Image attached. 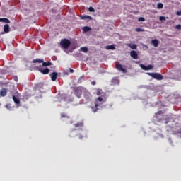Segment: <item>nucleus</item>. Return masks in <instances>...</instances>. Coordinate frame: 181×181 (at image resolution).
<instances>
[{
	"instance_id": "obj_25",
	"label": "nucleus",
	"mask_w": 181,
	"mask_h": 181,
	"mask_svg": "<svg viewBox=\"0 0 181 181\" xmlns=\"http://www.w3.org/2000/svg\"><path fill=\"white\" fill-rule=\"evenodd\" d=\"M145 30L142 29V28H136V32H144Z\"/></svg>"
},
{
	"instance_id": "obj_27",
	"label": "nucleus",
	"mask_w": 181,
	"mask_h": 181,
	"mask_svg": "<svg viewBox=\"0 0 181 181\" xmlns=\"http://www.w3.org/2000/svg\"><path fill=\"white\" fill-rule=\"evenodd\" d=\"M159 19L160 21H166V18H165V16H160Z\"/></svg>"
},
{
	"instance_id": "obj_20",
	"label": "nucleus",
	"mask_w": 181,
	"mask_h": 181,
	"mask_svg": "<svg viewBox=\"0 0 181 181\" xmlns=\"http://www.w3.org/2000/svg\"><path fill=\"white\" fill-rule=\"evenodd\" d=\"M81 50L84 53H87V52H88V48H87L86 47H83L81 48Z\"/></svg>"
},
{
	"instance_id": "obj_17",
	"label": "nucleus",
	"mask_w": 181,
	"mask_h": 181,
	"mask_svg": "<svg viewBox=\"0 0 181 181\" xmlns=\"http://www.w3.org/2000/svg\"><path fill=\"white\" fill-rule=\"evenodd\" d=\"M13 100L16 104H19V98H16L15 95H13Z\"/></svg>"
},
{
	"instance_id": "obj_18",
	"label": "nucleus",
	"mask_w": 181,
	"mask_h": 181,
	"mask_svg": "<svg viewBox=\"0 0 181 181\" xmlns=\"http://www.w3.org/2000/svg\"><path fill=\"white\" fill-rule=\"evenodd\" d=\"M127 46L130 47V49H136V45L135 44H128Z\"/></svg>"
},
{
	"instance_id": "obj_2",
	"label": "nucleus",
	"mask_w": 181,
	"mask_h": 181,
	"mask_svg": "<svg viewBox=\"0 0 181 181\" xmlns=\"http://www.w3.org/2000/svg\"><path fill=\"white\" fill-rule=\"evenodd\" d=\"M33 63H42V66L44 67H47V66H52V62H44L43 59H33Z\"/></svg>"
},
{
	"instance_id": "obj_34",
	"label": "nucleus",
	"mask_w": 181,
	"mask_h": 181,
	"mask_svg": "<svg viewBox=\"0 0 181 181\" xmlns=\"http://www.w3.org/2000/svg\"><path fill=\"white\" fill-rule=\"evenodd\" d=\"M70 71H71V73L74 72L73 69H70Z\"/></svg>"
},
{
	"instance_id": "obj_29",
	"label": "nucleus",
	"mask_w": 181,
	"mask_h": 181,
	"mask_svg": "<svg viewBox=\"0 0 181 181\" xmlns=\"http://www.w3.org/2000/svg\"><path fill=\"white\" fill-rule=\"evenodd\" d=\"M176 15H177L178 16H181V11H177Z\"/></svg>"
},
{
	"instance_id": "obj_6",
	"label": "nucleus",
	"mask_w": 181,
	"mask_h": 181,
	"mask_svg": "<svg viewBox=\"0 0 181 181\" xmlns=\"http://www.w3.org/2000/svg\"><path fill=\"white\" fill-rule=\"evenodd\" d=\"M35 70H39L40 72L42 73V74H49V73L50 72V69L47 68L43 69L39 66H36Z\"/></svg>"
},
{
	"instance_id": "obj_8",
	"label": "nucleus",
	"mask_w": 181,
	"mask_h": 181,
	"mask_svg": "<svg viewBox=\"0 0 181 181\" xmlns=\"http://www.w3.org/2000/svg\"><path fill=\"white\" fill-rule=\"evenodd\" d=\"M50 77H51V80H52V81H56V80H57V72H52V74H50Z\"/></svg>"
},
{
	"instance_id": "obj_28",
	"label": "nucleus",
	"mask_w": 181,
	"mask_h": 181,
	"mask_svg": "<svg viewBox=\"0 0 181 181\" xmlns=\"http://www.w3.org/2000/svg\"><path fill=\"white\" fill-rule=\"evenodd\" d=\"M175 29H178L179 30H180L181 29V25H177L175 26Z\"/></svg>"
},
{
	"instance_id": "obj_11",
	"label": "nucleus",
	"mask_w": 181,
	"mask_h": 181,
	"mask_svg": "<svg viewBox=\"0 0 181 181\" xmlns=\"http://www.w3.org/2000/svg\"><path fill=\"white\" fill-rule=\"evenodd\" d=\"M140 67H141V69L143 70H152V65H148V66H145L144 64H140Z\"/></svg>"
},
{
	"instance_id": "obj_7",
	"label": "nucleus",
	"mask_w": 181,
	"mask_h": 181,
	"mask_svg": "<svg viewBox=\"0 0 181 181\" xmlns=\"http://www.w3.org/2000/svg\"><path fill=\"white\" fill-rule=\"evenodd\" d=\"M116 69L119 70V71H122V73H127V69L122 68V65L117 64H116Z\"/></svg>"
},
{
	"instance_id": "obj_24",
	"label": "nucleus",
	"mask_w": 181,
	"mask_h": 181,
	"mask_svg": "<svg viewBox=\"0 0 181 181\" xmlns=\"http://www.w3.org/2000/svg\"><path fill=\"white\" fill-rule=\"evenodd\" d=\"M138 21L139 22H145V18H144V17H140Z\"/></svg>"
},
{
	"instance_id": "obj_4",
	"label": "nucleus",
	"mask_w": 181,
	"mask_h": 181,
	"mask_svg": "<svg viewBox=\"0 0 181 181\" xmlns=\"http://www.w3.org/2000/svg\"><path fill=\"white\" fill-rule=\"evenodd\" d=\"M84 91H86V89L83 88H76L75 90V94L78 98H80V97H81V94H83Z\"/></svg>"
},
{
	"instance_id": "obj_31",
	"label": "nucleus",
	"mask_w": 181,
	"mask_h": 181,
	"mask_svg": "<svg viewBox=\"0 0 181 181\" xmlns=\"http://www.w3.org/2000/svg\"><path fill=\"white\" fill-rule=\"evenodd\" d=\"M92 110H93V112H97V110H95V107H92Z\"/></svg>"
},
{
	"instance_id": "obj_5",
	"label": "nucleus",
	"mask_w": 181,
	"mask_h": 181,
	"mask_svg": "<svg viewBox=\"0 0 181 181\" xmlns=\"http://www.w3.org/2000/svg\"><path fill=\"white\" fill-rule=\"evenodd\" d=\"M148 76H151L153 78H156V80H162L163 78L160 74L158 73H148Z\"/></svg>"
},
{
	"instance_id": "obj_12",
	"label": "nucleus",
	"mask_w": 181,
	"mask_h": 181,
	"mask_svg": "<svg viewBox=\"0 0 181 181\" xmlns=\"http://www.w3.org/2000/svg\"><path fill=\"white\" fill-rule=\"evenodd\" d=\"M9 31H10L9 25L6 24L4 26V32H5V33H9Z\"/></svg>"
},
{
	"instance_id": "obj_16",
	"label": "nucleus",
	"mask_w": 181,
	"mask_h": 181,
	"mask_svg": "<svg viewBox=\"0 0 181 181\" xmlns=\"http://www.w3.org/2000/svg\"><path fill=\"white\" fill-rule=\"evenodd\" d=\"M106 49L107 50H115V47L114 45H107L106 47Z\"/></svg>"
},
{
	"instance_id": "obj_36",
	"label": "nucleus",
	"mask_w": 181,
	"mask_h": 181,
	"mask_svg": "<svg viewBox=\"0 0 181 181\" xmlns=\"http://www.w3.org/2000/svg\"><path fill=\"white\" fill-rule=\"evenodd\" d=\"M80 139H81V136H80Z\"/></svg>"
},
{
	"instance_id": "obj_9",
	"label": "nucleus",
	"mask_w": 181,
	"mask_h": 181,
	"mask_svg": "<svg viewBox=\"0 0 181 181\" xmlns=\"http://www.w3.org/2000/svg\"><path fill=\"white\" fill-rule=\"evenodd\" d=\"M130 56L131 57H132V59H134L135 60L138 59V53H136V52H135L134 50L131 51Z\"/></svg>"
},
{
	"instance_id": "obj_15",
	"label": "nucleus",
	"mask_w": 181,
	"mask_h": 181,
	"mask_svg": "<svg viewBox=\"0 0 181 181\" xmlns=\"http://www.w3.org/2000/svg\"><path fill=\"white\" fill-rule=\"evenodd\" d=\"M81 19H90V21L93 20V18L90 16H82Z\"/></svg>"
},
{
	"instance_id": "obj_32",
	"label": "nucleus",
	"mask_w": 181,
	"mask_h": 181,
	"mask_svg": "<svg viewBox=\"0 0 181 181\" xmlns=\"http://www.w3.org/2000/svg\"><path fill=\"white\" fill-rule=\"evenodd\" d=\"M14 81L18 82V76H14Z\"/></svg>"
},
{
	"instance_id": "obj_10",
	"label": "nucleus",
	"mask_w": 181,
	"mask_h": 181,
	"mask_svg": "<svg viewBox=\"0 0 181 181\" xmlns=\"http://www.w3.org/2000/svg\"><path fill=\"white\" fill-rule=\"evenodd\" d=\"M84 93V97L86 100H90L91 99V94H90V92H88V90H86L85 89V91L83 92Z\"/></svg>"
},
{
	"instance_id": "obj_22",
	"label": "nucleus",
	"mask_w": 181,
	"mask_h": 181,
	"mask_svg": "<svg viewBox=\"0 0 181 181\" xmlns=\"http://www.w3.org/2000/svg\"><path fill=\"white\" fill-rule=\"evenodd\" d=\"M83 32H88V30H90V28L89 27H84L83 28Z\"/></svg>"
},
{
	"instance_id": "obj_21",
	"label": "nucleus",
	"mask_w": 181,
	"mask_h": 181,
	"mask_svg": "<svg viewBox=\"0 0 181 181\" xmlns=\"http://www.w3.org/2000/svg\"><path fill=\"white\" fill-rule=\"evenodd\" d=\"M158 9H162L163 8V4L162 3H158L157 4Z\"/></svg>"
},
{
	"instance_id": "obj_33",
	"label": "nucleus",
	"mask_w": 181,
	"mask_h": 181,
	"mask_svg": "<svg viewBox=\"0 0 181 181\" xmlns=\"http://www.w3.org/2000/svg\"><path fill=\"white\" fill-rule=\"evenodd\" d=\"M61 115H62V118H64V117H66L63 114H62Z\"/></svg>"
},
{
	"instance_id": "obj_30",
	"label": "nucleus",
	"mask_w": 181,
	"mask_h": 181,
	"mask_svg": "<svg viewBox=\"0 0 181 181\" xmlns=\"http://www.w3.org/2000/svg\"><path fill=\"white\" fill-rule=\"evenodd\" d=\"M76 127H83V123L76 124Z\"/></svg>"
},
{
	"instance_id": "obj_1",
	"label": "nucleus",
	"mask_w": 181,
	"mask_h": 181,
	"mask_svg": "<svg viewBox=\"0 0 181 181\" xmlns=\"http://www.w3.org/2000/svg\"><path fill=\"white\" fill-rule=\"evenodd\" d=\"M97 95H101L99 98H98L95 100V108H98V107H100L102 104H104L105 103L106 100L105 98H104V93H102L101 90L98 89L96 93Z\"/></svg>"
},
{
	"instance_id": "obj_19",
	"label": "nucleus",
	"mask_w": 181,
	"mask_h": 181,
	"mask_svg": "<svg viewBox=\"0 0 181 181\" xmlns=\"http://www.w3.org/2000/svg\"><path fill=\"white\" fill-rule=\"evenodd\" d=\"M0 95H1V97H5V95H6V90H5L4 89L1 90L0 91Z\"/></svg>"
},
{
	"instance_id": "obj_23",
	"label": "nucleus",
	"mask_w": 181,
	"mask_h": 181,
	"mask_svg": "<svg viewBox=\"0 0 181 181\" xmlns=\"http://www.w3.org/2000/svg\"><path fill=\"white\" fill-rule=\"evenodd\" d=\"M6 108H7L8 110H10V111H12V106H11V105H6Z\"/></svg>"
},
{
	"instance_id": "obj_35",
	"label": "nucleus",
	"mask_w": 181,
	"mask_h": 181,
	"mask_svg": "<svg viewBox=\"0 0 181 181\" xmlns=\"http://www.w3.org/2000/svg\"><path fill=\"white\" fill-rule=\"evenodd\" d=\"M92 84L94 86V84H95V82H93Z\"/></svg>"
},
{
	"instance_id": "obj_14",
	"label": "nucleus",
	"mask_w": 181,
	"mask_h": 181,
	"mask_svg": "<svg viewBox=\"0 0 181 181\" xmlns=\"http://www.w3.org/2000/svg\"><path fill=\"white\" fill-rule=\"evenodd\" d=\"M151 43L152 45H153L154 47H158V45H159V41H158V40H152Z\"/></svg>"
},
{
	"instance_id": "obj_13",
	"label": "nucleus",
	"mask_w": 181,
	"mask_h": 181,
	"mask_svg": "<svg viewBox=\"0 0 181 181\" xmlns=\"http://www.w3.org/2000/svg\"><path fill=\"white\" fill-rule=\"evenodd\" d=\"M0 22H3V23H10L11 21L6 18H0Z\"/></svg>"
},
{
	"instance_id": "obj_3",
	"label": "nucleus",
	"mask_w": 181,
	"mask_h": 181,
	"mask_svg": "<svg viewBox=\"0 0 181 181\" xmlns=\"http://www.w3.org/2000/svg\"><path fill=\"white\" fill-rule=\"evenodd\" d=\"M61 46L64 49H69V47L70 46V40L64 39L61 41Z\"/></svg>"
},
{
	"instance_id": "obj_26",
	"label": "nucleus",
	"mask_w": 181,
	"mask_h": 181,
	"mask_svg": "<svg viewBox=\"0 0 181 181\" xmlns=\"http://www.w3.org/2000/svg\"><path fill=\"white\" fill-rule=\"evenodd\" d=\"M88 11H89V12H94L95 10H94V8L89 7Z\"/></svg>"
}]
</instances>
